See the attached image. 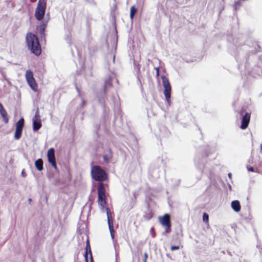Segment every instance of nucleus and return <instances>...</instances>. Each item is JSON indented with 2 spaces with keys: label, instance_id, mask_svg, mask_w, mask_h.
<instances>
[{
  "label": "nucleus",
  "instance_id": "f257e3e1",
  "mask_svg": "<svg viewBox=\"0 0 262 262\" xmlns=\"http://www.w3.org/2000/svg\"><path fill=\"white\" fill-rule=\"evenodd\" d=\"M91 175L93 179L100 182L98 186V203L103 207L106 205V196L105 188L102 182L107 179V173L100 166L95 165L92 167Z\"/></svg>",
  "mask_w": 262,
  "mask_h": 262
},
{
  "label": "nucleus",
  "instance_id": "f03ea898",
  "mask_svg": "<svg viewBox=\"0 0 262 262\" xmlns=\"http://www.w3.org/2000/svg\"><path fill=\"white\" fill-rule=\"evenodd\" d=\"M26 42L32 53L36 56H39L41 54V46L38 38L35 34L31 32L28 33L26 36Z\"/></svg>",
  "mask_w": 262,
  "mask_h": 262
},
{
  "label": "nucleus",
  "instance_id": "7ed1b4c3",
  "mask_svg": "<svg viewBox=\"0 0 262 262\" xmlns=\"http://www.w3.org/2000/svg\"><path fill=\"white\" fill-rule=\"evenodd\" d=\"M46 9V2L45 0H39L35 12V16L38 20L42 19L45 16Z\"/></svg>",
  "mask_w": 262,
  "mask_h": 262
},
{
  "label": "nucleus",
  "instance_id": "20e7f679",
  "mask_svg": "<svg viewBox=\"0 0 262 262\" xmlns=\"http://www.w3.org/2000/svg\"><path fill=\"white\" fill-rule=\"evenodd\" d=\"M159 220L160 224L165 227V234L169 233L171 232V222L170 215L168 214H165L163 216L159 217Z\"/></svg>",
  "mask_w": 262,
  "mask_h": 262
},
{
  "label": "nucleus",
  "instance_id": "39448f33",
  "mask_svg": "<svg viewBox=\"0 0 262 262\" xmlns=\"http://www.w3.org/2000/svg\"><path fill=\"white\" fill-rule=\"evenodd\" d=\"M162 84L164 89V94L165 95L166 101L169 102L171 97V86L168 78L165 76L163 75L162 76Z\"/></svg>",
  "mask_w": 262,
  "mask_h": 262
},
{
  "label": "nucleus",
  "instance_id": "423d86ee",
  "mask_svg": "<svg viewBox=\"0 0 262 262\" xmlns=\"http://www.w3.org/2000/svg\"><path fill=\"white\" fill-rule=\"evenodd\" d=\"M25 77L28 85L34 91H36L38 89L37 84L33 77V72L28 70L26 71Z\"/></svg>",
  "mask_w": 262,
  "mask_h": 262
},
{
  "label": "nucleus",
  "instance_id": "0eeeda50",
  "mask_svg": "<svg viewBox=\"0 0 262 262\" xmlns=\"http://www.w3.org/2000/svg\"><path fill=\"white\" fill-rule=\"evenodd\" d=\"M107 223L108 229L110 232L111 237L114 239L115 237L114 229V217L113 213L111 212L110 209L107 207L106 208Z\"/></svg>",
  "mask_w": 262,
  "mask_h": 262
},
{
  "label": "nucleus",
  "instance_id": "6e6552de",
  "mask_svg": "<svg viewBox=\"0 0 262 262\" xmlns=\"http://www.w3.org/2000/svg\"><path fill=\"white\" fill-rule=\"evenodd\" d=\"M244 112V110L242 109L239 112L240 115L243 116L241 125V128L242 129H245L248 127L251 118L250 113L246 112L244 115H243Z\"/></svg>",
  "mask_w": 262,
  "mask_h": 262
},
{
  "label": "nucleus",
  "instance_id": "1a4fd4ad",
  "mask_svg": "<svg viewBox=\"0 0 262 262\" xmlns=\"http://www.w3.org/2000/svg\"><path fill=\"white\" fill-rule=\"evenodd\" d=\"M24 122V118H21L16 123L14 138L17 140L20 139L21 136Z\"/></svg>",
  "mask_w": 262,
  "mask_h": 262
},
{
  "label": "nucleus",
  "instance_id": "9d476101",
  "mask_svg": "<svg viewBox=\"0 0 262 262\" xmlns=\"http://www.w3.org/2000/svg\"><path fill=\"white\" fill-rule=\"evenodd\" d=\"M47 158L49 162L55 169H57L56 159L55 156V150L53 148H50L47 152Z\"/></svg>",
  "mask_w": 262,
  "mask_h": 262
},
{
  "label": "nucleus",
  "instance_id": "9b49d317",
  "mask_svg": "<svg viewBox=\"0 0 262 262\" xmlns=\"http://www.w3.org/2000/svg\"><path fill=\"white\" fill-rule=\"evenodd\" d=\"M84 256L85 262H93L92 254L89 240H88L86 242L85 252Z\"/></svg>",
  "mask_w": 262,
  "mask_h": 262
},
{
  "label": "nucleus",
  "instance_id": "f8f14e48",
  "mask_svg": "<svg viewBox=\"0 0 262 262\" xmlns=\"http://www.w3.org/2000/svg\"><path fill=\"white\" fill-rule=\"evenodd\" d=\"M231 207L233 210L236 212H238L240 211L241 209V206L240 205V203L238 200H235L231 202Z\"/></svg>",
  "mask_w": 262,
  "mask_h": 262
},
{
  "label": "nucleus",
  "instance_id": "ddd939ff",
  "mask_svg": "<svg viewBox=\"0 0 262 262\" xmlns=\"http://www.w3.org/2000/svg\"><path fill=\"white\" fill-rule=\"evenodd\" d=\"M43 160L41 159H38L35 162V166L38 171H41L43 169Z\"/></svg>",
  "mask_w": 262,
  "mask_h": 262
},
{
  "label": "nucleus",
  "instance_id": "4468645a",
  "mask_svg": "<svg viewBox=\"0 0 262 262\" xmlns=\"http://www.w3.org/2000/svg\"><path fill=\"white\" fill-rule=\"evenodd\" d=\"M154 212L151 209H149L148 211L144 213L143 217L146 220H149L153 217Z\"/></svg>",
  "mask_w": 262,
  "mask_h": 262
},
{
  "label": "nucleus",
  "instance_id": "2eb2a0df",
  "mask_svg": "<svg viewBox=\"0 0 262 262\" xmlns=\"http://www.w3.org/2000/svg\"><path fill=\"white\" fill-rule=\"evenodd\" d=\"M41 126L40 120H33V130L36 131L38 130Z\"/></svg>",
  "mask_w": 262,
  "mask_h": 262
},
{
  "label": "nucleus",
  "instance_id": "dca6fc26",
  "mask_svg": "<svg viewBox=\"0 0 262 262\" xmlns=\"http://www.w3.org/2000/svg\"><path fill=\"white\" fill-rule=\"evenodd\" d=\"M137 12V9H136L135 6H133L130 8V18L133 19L135 15Z\"/></svg>",
  "mask_w": 262,
  "mask_h": 262
},
{
  "label": "nucleus",
  "instance_id": "f3484780",
  "mask_svg": "<svg viewBox=\"0 0 262 262\" xmlns=\"http://www.w3.org/2000/svg\"><path fill=\"white\" fill-rule=\"evenodd\" d=\"M203 221L205 223L208 224V223H209V215L206 212H204L203 213Z\"/></svg>",
  "mask_w": 262,
  "mask_h": 262
},
{
  "label": "nucleus",
  "instance_id": "a211bd4d",
  "mask_svg": "<svg viewBox=\"0 0 262 262\" xmlns=\"http://www.w3.org/2000/svg\"><path fill=\"white\" fill-rule=\"evenodd\" d=\"M0 114H1V116L6 115L7 114L6 111L5 110V109L4 108V107L2 105L1 103H0Z\"/></svg>",
  "mask_w": 262,
  "mask_h": 262
},
{
  "label": "nucleus",
  "instance_id": "6ab92c4d",
  "mask_svg": "<svg viewBox=\"0 0 262 262\" xmlns=\"http://www.w3.org/2000/svg\"><path fill=\"white\" fill-rule=\"evenodd\" d=\"M45 25H42L40 27V34L41 35H45Z\"/></svg>",
  "mask_w": 262,
  "mask_h": 262
},
{
  "label": "nucleus",
  "instance_id": "aec40b11",
  "mask_svg": "<svg viewBox=\"0 0 262 262\" xmlns=\"http://www.w3.org/2000/svg\"><path fill=\"white\" fill-rule=\"evenodd\" d=\"M3 121L5 123H8L9 122V118L8 116V114L4 115L2 116Z\"/></svg>",
  "mask_w": 262,
  "mask_h": 262
},
{
  "label": "nucleus",
  "instance_id": "412c9836",
  "mask_svg": "<svg viewBox=\"0 0 262 262\" xmlns=\"http://www.w3.org/2000/svg\"><path fill=\"white\" fill-rule=\"evenodd\" d=\"M33 120H37V121L40 120V116H39V112L38 110H37V111L36 112L35 115L33 119Z\"/></svg>",
  "mask_w": 262,
  "mask_h": 262
},
{
  "label": "nucleus",
  "instance_id": "4be33fe9",
  "mask_svg": "<svg viewBox=\"0 0 262 262\" xmlns=\"http://www.w3.org/2000/svg\"><path fill=\"white\" fill-rule=\"evenodd\" d=\"M256 172H262V165H260V163L259 164V166L256 168Z\"/></svg>",
  "mask_w": 262,
  "mask_h": 262
},
{
  "label": "nucleus",
  "instance_id": "5701e85b",
  "mask_svg": "<svg viewBox=\"0 0 262 262\" xmlns=\"http://www.w3.org/2000/svg\"><path fill=\"white\" fill-rule=\"evenodd\" d=\"M150 232L152 234V237H155V236H156V232H155L154 228V227H151L150 228Z\"/></svg>",
  "mask_w": 262,
  "mask_h": 262
},
{
  "label": "nucleus",
  "instance_id": "b1692460",
  "mask_svg": "<svg viewBox=\"0 0 262 262\" xmlns=\"http://www.w3.org/2000/svg\"><path fill=\"white\" fill-rule=\"evenodd\" d=\"M179 249H180V247L179 246H171L170 247V250L171 251L179 250Z\"/></svg>",
  "mask_w": 262,
  "mask_h": 262
},
{
  "label": "nucleus",
  "instance_id": "393cba45",
  "mask_svg": "<svg viewBox=\"0 0 262 262\" xmlns=\"http://www.w3.org/2000/svg\"><path fill=\"white\" fill-rule=\"evenodd\" d=\"M144 261L143 262H147V258H148V254L147 253H144Z\"/></svg>",
  "mask_w": 262,
  "mask_h": 262
},
{
  "label": "nucleus",
  "instance_id": "a878e982",
  "mask_svg": "<svg viewBox=\"0 0 262 262\" xmlns=\"http://www.w3.org/2000/svg\"><path fill=\"white\" fill-rule=\"evenodd\" d=\"M247 169L249 171H251V172L255 171L256 172V170H255L253 167H247Z\"/></svg>",
  "mask_w": 262,
  "mask_h": 262
},
{
  "label": "nucleus",
  "instance_id": "bb28decb",
  "mask_svg": "<svg viewBox=\"0 0 262 262\" xmlns=\"http://www.w3.org/2000/svg\"><path fill=\"white\" fill-rule=\"evenodd\" d=\"M103 159H104V160L105 162H108V159L107 156L106 155H104L103 156Z\"/></svg>",
  "mask_w": 262,
  "mask_h": 262
},
{
  "label": "nucleus",
  "instance_id": "cd10ccee",
  "mask_svg": "<svg viewBox=\"0 0 262 262\" xmlns=\"http://www.w3.org/2000/svg\"><path fill=\"white\" fill-rule=\"evenodd\" d=\"M157 75H159V70H158V69H157Z\"/></svg>",
  "mask_w": 262,
  "mask_h": 262
},
{
  "label": "nucleus",
  "instance_id": "c85d7f7f",
  "mask_svg": "<svg viewBox=\"0 0 262 262\" xmlns=\"http://www.w3.org/2000/svg\"><path fill=\"white\" fill-rule=\"evenodd\" d=\"M260 149L262 150V143L260 144Z\"/></svg>",
  "mask_w": 262,
  "mask_h": 262
},
{
  "label": "nucleus",
  "instance_id": "c756f323",
  "mask_svg": "<svg viewBox=\"0 0 262 262\" xmlns=\"http://www.w3.org/2000/svg\"><path fill=\"white\" fill-rule=\"evenodd\" d=\"M22 174H23V176H25V175H24V171H22Z\"/></svg>",
  "mask_w": 262,
  "mask_h": 262
},
{
  "label": "nucleus",
  "instance_id": "7c9ffc66",
  "mask_svg": "<svg viewBox=\"0 0 262 262\" xmlns=\"http://www.w3.org/2000/svg\"><path fill=\"white\" fill-rule=\"evenodd\" d=\"M31 201H32V200H31V199H29V201L30 202H31Z\"/></svg>",
  "mask_w": 262,
  "mask_h": 262
},
{
  "label": "nucleus",
  "instance_id": "2f4dec72",
  "mask_svg": "<svg viewBox=\"0 0 262 262\" xmlns=\"http://www.w3.org/2000/svg\"><path fill=\"white\" fill-rule=\"evenodd\" d=\"M231 173H229V177H231Z\"/></svg>",
  "mask_w": 262,
  "mask_h": 262
},
{
  "label": "nucleus",
  "instance_id": "473e14b6",
  "mask_svg": "<svg viewBox=\"0 0 262 262\" xmlns=\"http://www.w3.org/2000/svg\"><path fill=\"white\" fill-rule=\"evenodd\" d=\"M260 165H262V162H260Z\"/></svg>",
  "mask_w": 262,
  "mask_h": 262
}]
</instances>
